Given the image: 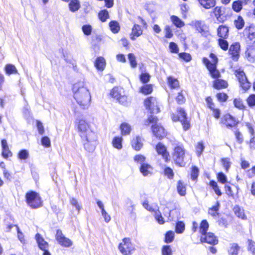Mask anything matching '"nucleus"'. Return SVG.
Segmentation results:
<instances>
[{"label":"nucleus","mask_w":255,"mask_h":255,"mask_svg":"<svg viewBox=\"0 0 255 255\" xmlns=\"http://www.w3.org/2000/svg\"><path fill=\"white\" fill-rule=\"evenodd\" d=\"M76 122L85 149L88 152L93 151L97 145V137L96 133L91 129L89 124L84 119H77Z\"/></svg>","instance_id":"f257e3e1"},{"label":"nucleus","mask_w":255,"mask_h":255,"mask_svg":"<svg viewBox=\"0 0 255 255\" xmlns=\"http://www.w3.org/2000/svg\"><path fill=\"white\" fill-rule=\"evenodd\" d=\"M74 98L80 108L83 110L88 109L91 104L90 93L83 82H78L73 86Z\"/></svg>","instance_id":"f03ea898"},{"label":"nucleus","mask_w":255,"mask_h":255,"mask_svg":"<svg viewBox=\"0 0 255 255\" xmlns=\"http://www.w3.org/2000/svg\"><path fill=\"white\" fill-rule=\"evenodd\" d=\"M210 57L212 60L211 62L207 58L203 57L202 59L203 63L209 70L210 75L214 78H218L220 76V74L217 70L216 64L218 63V58L216 56L213 54H210Z\"/></svg>","instance_id":"7ed1b4c3"},{"label":"nucleus","mask_w":255,"mask_h":255,"mask_svg":"<svg viewBox=\"0 0 255 255\" xmlns=\"http://www.w3.org/2000/svg\"><path fill=\"white\" fill-rule=\"evenodd\" d=\"M185 157V149L183 146L181 144H178L175 146L172 153V158L175 163L180 166H184Z\"/></svg>","instance_id":"20e7f679"},{"label":"nucleus","mask_w":255,"mask_h":255,"mask_svg":"<svg viewBox=\"0 0 255 255\" xmlns=\"http://www.w3.org/2000/svg\"><path fill=\"white\" fill-rule=\"evenodd\" d=\"M27 204L32 208H37L41 206L42 201L39 194L33 191L27 192L25 195Z\"/></svg>","instance_id":"39448f33"},{"label":"nucleus","mask_w":255,"mask_h":255,"mask_svg":"<svg viewBox=\"0 0 255 255\" xmlns=\"http://www.w3.org/2000/svg\"><path fill=\"white\" fill-rule=\"evenodd\" d=\"M119 249L124 255H130L132 252L134 251V246L131 243L128 238H125L119 245Z\"/></svg>","instance_id":"423d86ee"},{"label":"nucleus","mask_w":255,"mask_h":255,"mask_svg":"<svg viewBox=\"0 0 255 255\" xmlns=\"http://www.w3.org/2000/svg\"><path fill=\"white\" fill-rule=\"evenodd\" d=\"M178 115H172V119L174 122L180 121L184 130H187L190 128V124L186 118V114L182 109H179L178 111Z\"/></svg>","instance_id":"0eeeda50"},{"label":"nucleus","mask_w":255,"mask_h":255,"mask_svg":"<svg viewBox=\"0 0 255 255\" xmlns=\"http://www.w3.org/2000/svg\"><path fill=\"white\" fill-rule=\"evenodd\" d=\"M144 105L146 108L151 113L156 114L159 112V108L155 98L150 97L147 98L144 101Z\"/></svg>","instance_id":"6e6552de"},{"label":"nucleus","mask_w":255,"mask_h":255,"mask_svg":"<svg viewBox=\"0 0 255 255\" xmlns=\"http://www.w3.org/2000/svg\"><path fill=\"white\" fill-rule=\"evenodd\" d=\"M236 76L240 83L241 87L245 90L249 89L251 84L249 82L245 75V73L242 71H236Z\"/></svg>","instance_id":"1a4fd4ad"},{"label":"nucleus","mask_w":255,"mask_h":255,"mask_svg":"<svg viewBox=\"0 0 255 255\" xmlns=\"http://www.w3.org/2000/svg\"><path fill=\"white\" fill-rule=\"evenodd\" d=\"M189 24L191 26L194 27L202 35L207 36L209 34V32L207 30L206 26L202 21L193 20Z\"/></svg>","instance_id":"9d476101"},{"label":"nucleus","mask_w":255,"mask_h":255,"mask_svg":"<svg viewBox=\"0 0 255 255\" xmlns=\"http://www.w3.org/2000/svg\"><path fill=\"white\" fill-rule=\"evenodd\" d=\"M56 239L60 245L65 247H70L72 245V242L69 239L66 238L60 230L57 231Z\"/></svg>","instance_id":"9b49d317"},{"label":"nucleus","mask_w":255,"mask_h":255,"mask_svg":"<svg viewBox=\"0 0 255 255\" xmlns=\"http://www.w3.org/2000/svg\"><path fill=\"white\" fill-rule=\"evenodd\" d=\"M240 49V44L237 42L232 44L229 48V53L235 61H237L239 58Z\"/></svg>","instance_id":"f8f14e48"},{"label":"nucleus","mask_w":255,"mask_h":255,"mask_svg":"<svg viewBox=\"0 0 255 255\" xmlns=\"http://www.w3.org/2000/svg\"><path fill=\"white\" fill-rule=\"evenodd\" d=\"M152 130L154 135L159 139L166 135V132L163 127L157 124H155L152 126Z\"/></svg>","instance_id":"ddd939ff"},{"label":"nucleus","mask_w":255,"mask_h":255,"mask_svg":"<svg viewBox=\"0 0 255 255\" xmlns=\"http://www.w3.org/2000/svg\"><path fill=\"white\" fill-rule=\"evenodd\" d=\"M202 243H207L211 245H216L218 243V240L213 233H209L201 237Z\"/></svg>","instance_id":"4468645a"},{"label":"nucleus","mask_w":255,"mask_h":255,"mask_svg":"<svg viewBox=\"0 0 255 255\" xmlns=\"http://www.w3.org/2000/svg\"><path fill=\"white\" fill-rule=\"evenodd\" d=\"M156 150L158 154L161 155L165 162L169 160V154L167 151L166 147L161 143H158L156 146Z\"/></svg>","instance_id":"2eb2a0df"},{"label":"nucleus","mask_w":255,"mask_h":255,"mask_svg":"<svg viewBox=\"0 0 255 255\" xmlns=\"http://www.w3.org/2000/svg\"><path fill=\"white\" fill-rule=\"evenodd\" d=\"M222 123L227 127H233L236 124L235 118L229 114L224 116L222 119Z\"/></svg>","instance_id":"dca6fc26"},{"label":"nucleus","mask_w":255,"mask_h":255,"mask_svg":"<svg viewBox=\"0 0 255 255\" xmlns=\"http://www.w3.org/2000/svg\"><path fill=\"white\" fill-rule=\"evenodd\" d=\"M35 239L40 250L43 251L48 249V244L44 240L39 234H37L35 235Z\"/></svg>","instance_id":"f3484780"},{"label":"nucleus","mask_w":255,"mask_h":255,"mask_svg":"<svg viewBox=\"0 0 255 255\" xmlns=\"http://www.w3.org/2000/svg\"><path fill=\"white\" fill-rule=\"evenodd\" d=\"M139 170L144 176H147L152 174L153 168L150 164L145 163L140 165Z\"/></svg>","instance_id":"a211bd4d"},{"label":"nucleus","mask_w":255,"mask_h":255,"mask_svg":"<svg viewBox=\"0 0 255 255\" xmlns=\"http://www.w3.org/2000/svg\"><path fill=\"white\" fill-rule=\"evenodd\" d=\"M2 146V155L5 158H7L8 157L12 156V153L9 150L7 141L5 139H2L1 141Z\"/></svg>","instance_id":"6ab92c4d"},{"label":"nucleus","mask_w":255,"mask_h":255,"mask_svg":"<svg viewBox=\"0 0 255 255\" xmlns=\"http://www.w3.org/2000/svg\"><path fill=\"white\" fill-rule=\"evenodd\" d=\"M142 139L139 136L133 138L131 141V146L135 150L138 151L143 146Z\"/></svg>","instance_id":"aec40b11"},{"label":"nucleus","mask_w":255,"mask_h":255,"mask_svg":"<svg viewBox=\"0 0 255 255\" xmlns=\"http://www.w3.org/2000/svg\"><path fill=\"white\" fill-rule=\"evenodd\" d=\"M95 66L100 71H103L106 66L105 59L102 57H98L95 62Z\"/></svg>","instance_id":"412c9836"},{"label":"nucleus","mask_w":255,"mask_h":255,"mask_svg":"<svg viewBox=\"0 0 255 255\" xmlns=\"http://www.w3.org/2000/svg\"><path fill=\"white\" fill-rule=\"evenodd\" d=\"M220 208V203L217 202L215 205L213 206L212 208L209 209L208 213L214 218H217L219 217V210Z\"/></svg>","instance_id":"4be33fe9"},{"label":"nucleus","mask_w":255,"mask_h":255,"mask_svg":"<svg viewBox=\"0 0 255 255\" xmlns=\"http://www.w3.org/2000/svg\"><path fill=\"white\" fill-rule=\"evenodd\" d=\"M142 33V30L141 29L140 25L138 24H134L132 28V32L130 35V38L132 40H134V36L138 37L141 35Z\"/></svg>","instance_id":"5701e85b"},{"label":"nucleus","mask_w":255,"mask_h":255,"mask_svg":"<svg viewBox=\"0 0 255 255\" xmlns=\"http://www.w3.org/2000/svg\"><path fill=\"white\" fill-rule=\"evenodd\" d=\"M228 27L221 25L218 28V35L220 38H226L228 37Z\"/></svg>","instance_id":"b1692460"},{"label":"nucleus","mask_w":255,"mask_h":255,"mask_svg":"<svg viewBox=\"0 0 255 255\" xmlns=\"http://www.w3.org/2000/svg\"><path fill=\"white\" fill-rule=\"evenodd\" d=\"M244 33L248 35V40L249 39L251 42H255V33L251 26L246 27L244 30Z\"/></svg>","instance_id":"393cba45"},{"label":"nucleus","mask_w":255,"mask_h":255,"mask_svg":"<svg viewBox=\"0 0 255 255\" xmlns=\"http://www.w3.org/2000/svg\"><path fill=\"white\" fill-rule=\"evenodd\" d=\"M200 4L206 9H209L216 5V0H198Z\"/></svg>","instance_id":"a878e982"},{"label":"nucleus","mask_w":255,"mask_h":255,"mask_svg":"<svg viewBox=\"0 0 255 255\" xmlns=\"http://www.w3.org/2000/svg\"><path fill=\"white\" fill-rule=\"evenodd\" d=\"M245 56L249 61L254 62L255 61V48L248 49Z\"/></svg>","instance_id":"bb28decb"},{"label":"nucleus","mask_w":255,"mask_h":255,"mask_svg":"<svg viewBox=\"0 0 255 255\" xmlns=\"http://www.w3.org/2000/svg\"><path fill=\"white\" fill-rule=\"evenodd\" d=\"M213 86L215 89H221L227 88L228 83L225 80L217 79L214 82Z\"/></svg>","instance_id":"cd10ccee"},{"label":"nucleus","mask_w":255,"mask_h":255,"mask_svg":"<svg viewBox=\"0 0 255 255\" xmlns=\"http://www.w3.org/2000/svg\"><path fill=\"white\" fill-rule=\"evenodd\" d=\"M123 138L122 137L116 136L112 140L113 146L119 150L121 149L122 145Z\"/></svg>","instance_id":"c85d7f7f"},{"label":"nucleus","mask_w":255,"mask_h":255,"mask_svg":"<svg viewBox=\"0 0 255 255\" xmlns=\"http://www.w3.org/2000/svg\"><path fill=\"white\" fill-rule=\"evenodd\" d=\"M122 134L123 135L129 134L131 128L130 126L127 123H124L120 126Z\"/></svg>","instance_id":"c756f323"},{"label":"nucleus","mask_w":255,"mask_h":255,"mask_svg":"<svg viewBox=\"0 0 255 255\" xmlns=\"http://www.w3.org/2000/svg\"><path fill=\"white\" fill-rule=\"evenodd\" d=\"M4 71L6 74L8 75L17 73V70L15 66L11 64H8L5 65Z\"/></svg>","instance_id":"7c9ffc66"},{"label":"nucleus","mask_w":255,"mask_h":255,"mask_svg":"<svg viewBox=\"0 0 255 255\" xmlns=\"http://www.w3.org/2000/svg\"><path fill=\"white\" fill-rule=\"evenodd\" d=\"M69 7L70 11L72 12L77 11L80 7L79 1L78 0H71L69 4Z\"/></svg>","instance_id":"2f4dec72"},{"label":"nucleus","mask_w":255,"mask_h":255,"mask_svg":"<svg viewBox=\"0 0 255 255\" xmlns=\"http://www.w3.org/2000/svg\"><path fill=\"white\" fill-rule=\"evenodd\" d=\"M233 210L235 215L239 218L242 219H245L246 218V217L244 213V210L240 208L239 206H235Z\"/></svg>","instance_id":"473e14b6"},{"label":"nucleus","mask_w":255,"mask_h":255,"mask_svg":"<svg viewBox=\"0 0 255 255\" xmlns=\"http://www.w3.org/2000/svg\"><path fill=\"white\" fill-rule=\"evenodd\" d=\"M209 228V224L207 220H203L200 226V233L202 235V236L205 235L208 229Z\"/></svg>","instance_id":"72a5a7b5"},{"label":"nucleus","mask_w":255,"mask_h":255,"mask_svg":"<svg viewBox=\"0 0 255 255\" xmlns=\"http://www.w3.org/2000/svg\"><path fill=\"white\" fill-rule=\"evenodd\" d=\"M109 26L111 30L114 33H117L120 29L119 23L116 21H112L109 23Z\"/></svg>","instance_id":"f704fd0d"},{"label":"nucleus","mask_w":255,"mask_h":255,"mask_svg":"<svg viewBox=\"0 0 255 255\" xmlns=\"http://www.w3.org/2000/svg\"><path fill=\"white\" fill-rule=\"evenodd\" d=\"M171 20L173 23L177 27H182L184 25V22L176 16H171Z\"/></svg>","instance_id":"c9c22d12"},{"label":"nucleus","mask_w":255,"mask_h":255,"mask_svg":"<svg viewBox=\"0 0 255 255\" xmlns=\"http://www.w3.org/2000/svg\"><path fill=\"white\" fill-rule=\"evenodd\" d=\"M128 58L132 68H135L137 67V62L136 60V57L133 53H129L128 55Z\"/></svg>","instance_id":"e433bc0d"},{"label":"nucleus","mask_w":255,"mask_h":255,"mask_svg":"<svg viewBox=\"0 0 255 255\" xmlns=\"http://www.w3.org/2000/svg\"><path fill=\"white\" fill-rule=\"evenodd\" d=\"M239 250L240 247L237 244H232L229 250V255H238Z\"/></svg>","instance_id":"4c0bfd02"},{"label":"nucleus","mask_w":255,"mask_h":255,"mask_svg":"<svg viewBox=\"0 0 255 255\" xmlns=\"http://www.w3.org/2000/svg\"><path fill=\"white\" fill-rule=\"evenodd\" d=\"M224 11L220 6H216L214 8L213 13L218 20L221 21V16L223 14Z\"/></svg>","instance_id":"58836bf2"},{"label":"nucleus","mask_w":255,"mask_h":255,"mask_svg":"<svg viewBox=\"0 0 255 255\" xmlns=\"http://www.w3.org/2000/svg\"><path fill=\"white\" fill-rule=\"evenodd\" d=\"M168 84L170 88L173 89H176L179 87V82L172 77H169L168 78Z\"/></svg>","instance_id":"ea45409f"},{"label":"nucleus","mask_w":255,"mask_h":255,"mask_svg":"<svg viewBox=\"0 0 255 255\" xmlns=\"http://www.w3.org/2000/svg\"><path fill=\"white\" fill-rule=\"evenodd\" d=\"M205 148V146L203 141H199L197 142L195 146L196 153L198 156H200Z\"/></svg>","instance_id":"a19ab883"},{"label":"nucleus","mask_w":255,"mask_h":255,"mask_svg":"<svg viewBox=\"0 0 255 255\" xmlns=\"http://www.w3.org/2000/svg\"><path fill=\"white\" fill-rule=\"evenodd\" d=\"M98 16L102 22H105L109 18V12L106 9L102 10L99 12Z\"/></svg>","instance_id":"79ce46f5"},{"label":"nucleus","mask_w":255,"mask_h":255,"mask_svg":"<svg viewBox=\"0 0 255 255\" xmlns=\"http://www.w3.org/2000/svg\"><path fill=\"white\" fill-rule=\"evenodd\" d=\"M225 39L226 38H219L218 39V45L222 49L226 51L228 49L229 44Z\"/></svg>","instance_id":"37998d69"},{"label":"nucleus","mask_w":255,"mask_h":255,"mask_svg":"<svg viewBox=\"0 0 255 255\" xmlns=\"http://www.w3.org/2000/svg\"><path fill=\"white\" fill-rule=\"evenodd\" d=\"M177 188L178 193L181 196H184L186 194V187L181 181L178 182Z\"/></svg>","instance_id":"c03bdc74"},{"label":"nucleus","mask_w":255,"mask_h":255,"mask_svg":"<svg viewBox=\"0 0 255 255\" xmlns=\"http://www.w3.org/2000/svg\"><path fill=\"white\" fill-rule=\"evenodd\" d=\"M146 159V157L141 154H137L134 156L133 158V160L134 162H135L137 163H139L140 164V165H142L143 164H145L144 163Z\"/></svg>","instance_id":"a18cd8bd"},{"label":"nucleus","mask_w":255,"mask_h":255,"mask_svg":"<svg viewBox=\"0 0 255 255\" xmlns=\"http://www.w3.org/2000/svg\"><path fill=\"white\" fill-rule=\"evenodd\" d=\"M234 23H235L236 27L238 29H242L245 24V22H244V20L243 18L240 16H239L238 17L237 19L235 20Z\"/></svg>","instance_id":"49530a36"},{"label":"nucleus","mask_w":255,"mask_h":255,"mask_svg":"<svg viewBox=\"0 0 255 255\" xmlns=\"http://www.w3.org/2000/svg\"><path fill=\"white\" fill-rule=\"evenodd\" d=\"M174 238V233L172 231H168L165 235V242L167 243L172 242Z\"/></svg>","instance_id":"de8ad7c7"},{"label":"nucleus","mask_w":255,"mask_h":255,"mask_svg":"<svg viewBox=\"0 0 255 255\" xmlns=\"http://www.w3.org/2000/svg\"><path fill=\"white\" fill-rule=\"evenodd\" d=\"M154 217L156 220L158 222V223L160 224H163L164 223V221L162 216H161L160 212L159 210H157L154 213Z\"/></svg>","instance_id":"09e8293b"},{"label":"nucleus","mask_w":255,"mask_h":255,"mask_svg":"<svg viewBox=\"0 0 255 255\" xmlns=\"http://www.w3.org/2000/svg\"><path fill=\"white\" fill-rule=\"evenodd\" d=\"M29 156V153L27 150L25 149H22L20 150L18 154V157L20 159H26Z\"/></svg>","instance_id":"8fccbe9b"},{"label":"nucleus","mask_w":255,"mask_h":255,"mask_svg":"<svg viewBox=\"0 0 255 255\" xmlns=\"http://www.w3.org/2000/svg\"><path fill=\"white\" fill-rule=\"evenodd\" d=\"M185 230V225L182 222H178L176 226V232L178 234L183 232Z\"/></svg>","instance_id":"3c124183"},{"label":"nucleus","mask_w":255,"mask_h":255,"mask_svg":"<svg viewBox=\"0 0 255 255\" xmlns=\"http://www.w3.org/2000/svg\"><path fill=\"white\" fill-rule=\"evenodd\" d=\"M243 4L239 1H235L232 4V8L236 12H239L242 8Z\"/></svg>","instance_id":"603ef678"},{"label":"nucleus","mask_w":255,"mask_h":255,"mask_svg":"<svg viewBox=\"0 0 255 255\" xmlns=\"http://www.w3.org/2000/svg\"><path fill=\"white\" fill-rule=\"evenodd\" d=\"M140 91L144 94H148L152 92V87L150 85H146L141 87Z\"/></svg>","instance_id":"864d4df0"},{"label":"nucleus","mask_w":255,"mask_h":255,"mask_svg":"<svg viewBox=\"0 0 255 255\" xmlns=\"http://www.w3.org/2000/svg\"><path fill=\"white\" fill-rule=\"evenodd\" d=\"M142 205L145 209L151 212L155 213L158 210L156 208H154L152 206L150 205L146 201L143 203Z\"/></svg>","instance_id":"5fc2aeb1"},{"label":"nucleus","mask_w":255,"mask_h":255,"mask_svg":"<svg viewBox=\"0 0 255 255\" xmlns=\"http://www.w3.org/2000/svg\"><path fill=\"white\" fill-rule=\"evenodd\" d=\"M82 29L84 34L86 35H89L91 34L92 28L90 25H84L82 26Z\"/></svg>","instance_id":"6e6d98bb"},{"label":"nucleus","mask_w":255,"mask_h":255,"mask_svg":"<svg viewBox=\"0 0 255 255\" xmlns=\"http://www.w3.org/2000/svg\"><path fill=\"white\" fill-rule=\"evenodd\" d=\"M169 47L171 52L174 53H178L179 52V48L175 43L173 42H170Z\"/></svg>","instance_id":"4d7b16f0"},{"label":"nucleus","mask_w":255,"mask_h":255,"mask_svg":"<svg viewBox=\"0 0 255 255\" xmlns=\"http://www.w3.org/2000/svg\"><path fill=\"white\" fill-rule=\"evenodd\" d=\"M199 175V169L197 167L193 166L192 168L191 177L193 180H195Z\"/></svg>","instance_id":"13d9d810"},{"label":"nucleus","mask_w":255,"mask_h":255,"mask_svg":"<svg viewBox=\"0 0 255 255\" xmlns=\"http://www.w3.org/2000/svg\"><path fill=\"white\" fill-rule=\"evenodd\" d=\"M234 104L236 108L240 110L244 109L245 108L243 101L240 99H235L234 101Z\"/></svg>","instance_id":"bf43d9fd"},{"label":"nucleus","mask_w":255,"mask_h":255,"mask_svg":"<svg viewBox=\"0 0 255 255\" xmlns=\"http://www.w3.org/2000/svg\"><path fill=\"white\" fill-rule=\"evenodd\" d=\"M179 57L186 62H189L191 60V56L190 54L185 52L179 53Z\"/></svg>","instance_id":"052dcab7"},{"label":"nucleus","mask_w":255,"mask_h":255,"mask_svg":"<svg viewBox=\"0 0 255 255\" xmlns=\"http://www.w3.org/2000/svg\"><path fill=\"white\" fill-rule=\"evenodd\" d=\"M217 178L218 181L222 184H225L227 181L226 176L222 172H220L218 174Z\"/></svg>","instance_id":"680f3d73"},{"label":"nucleus","mask_w":255,"mask_h":255,"mask_svg":"<svg viewBox=\"0 0 255 255\" xmlns=\"http://www.w3.org/2000/svg\"><path fill=\"white\" fill-rule=\"evenodd\" d=\"M162 255H172V250L169 246H164L163 247Z\"/></svg>","instance_id":"e2e57ef3"},{"label":"nucleus","mask_w":255,"mask_h":255,"mask_svg":"<svg viewBox=\"0 0 255 255\" xmlns=\"http://www.w3.org/2000/svg\"><path fill=\"white\" fill-rule=\"evenodd\" d=\"M165 36L167 38H171L173 36L172 29L169 25H166L164 28Z\"/></svg>","instance_id":"0e129e2a"},{"label":"nucleus","mask_w":255,"mask_h":255,"mask_svg":"<svg viewBox=\"0 0 255 255\" xmlns=\"http://www.w3.org/2000/svg\"><path fill=\"white\" fill-rule=\"evenodd\" d=\"M216 97L220 102H225L227 101L228 96L224 93H219L216 95Z\"/></svg>","instance_id":"69168bd1"},{"label":"nucleus","mask_w":255,"mask_h":255,"mask_svg":"<svg viewBox=\"0 0 255 255\" xmlns=\"http://www.w3.org/2000/svg\"><path fill=\"white\" fill-rule=\"evenodd\" d=\"M149 79L150 75L147 73H142L140 76V80L143 83L148 82Z\"/></svg>","instance_id":"338daca9"},{"label":"nucleus","mask_w":255,"mask_h":255,"mask_svg":"<svg viewBox=\"0 0 255 255\" xmlns=\"http://www.w3.org/2000/svg\"><path fill=\"white\" fill-rule=\"evenodd\" d=\"M248 250L253 254L255 253V243L252 240H249L248 241Z\"/></svg>","instance_id":"774afa93"}]
</instances>
